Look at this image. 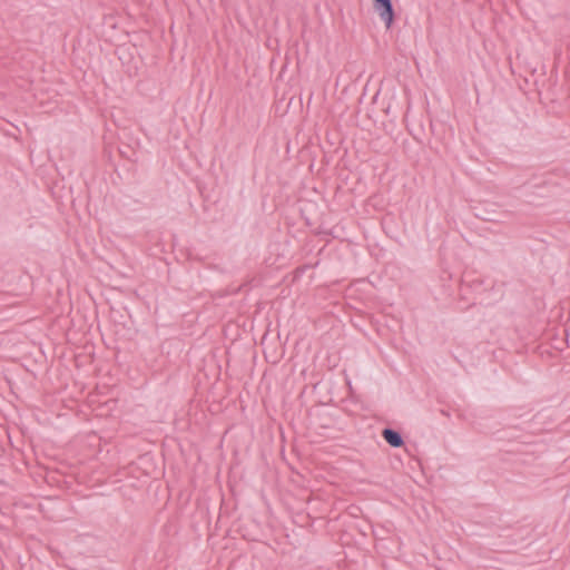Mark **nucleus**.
<instances>
[{"label":"nucleus","instance_id":"f03ea898","mask_svg":"<svg viewBox=\"0 0 570 570\" xmlns=\"http://www.w3.org/2000/svg\"><path fill=\"white\" fill-rule=\"evenodd\" d=\"M384 440L393 448H400L403 445L402 435L392 429H384L382 432Z\"/></svg>","mask_w":570,"mask_h":570},{"label":"nucleus","instance_id":"f257e3e1","mask_svg":"<svg viewBox=\"0 0 570 570\" xmlns=\"http://www.w3.org/2000/svg\"><path fill=\"white\" fill-rule=\"evenodd\" d=\"M374 8L379 12L386 28H391L394 20V9L392 0H373Z\"/></svg>","mask_w":570,"mask_h":570}]
</instances>
